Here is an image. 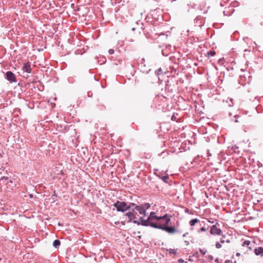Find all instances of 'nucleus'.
Returning <instances> with one entry per match:
<instances>
[{"mask_svg":"<svg viewBox=\"0 0 263 263\" xmlns=\"http://www.w3.org/2000/svg\"><path fill=\"white\" fill-rule=\"evenodd\" d=\"M164 220H165L164 223L157 224V226L154 225V228L162 230L169 234H174L178 232V230L174 227L168 226V224L171 221V218L168 215Z\"/></svg>","mask_w":263,"mask_h":263,"instance_id":"nucleus-1","label":"nucleus"},{"mask_svg":"<svg viewBox=\"0 0 263 263\" xmlns=\"http://www.w3.org/2000/svg\"><path fill=\"white\" fill-rule=\"evenodd\" d=\"M114 205L118 211L123 212L130 209L131 207L134 206L135 204L133 203H129L128 204H127L124 201H118L114 203Z\"/></svg>","mask_w":263,"mask_h":263,"instance_id":"nucleus-2","label":"nucleus"},{"mask_svg":"<svg viewBox=\"0 0 263 263\" xmlns=\"http://www.w3.org/2000/svg\"><path fill=\"white\" fill-rule=\"evenodd\" d=\"M150 206L149 203H145L140 205L135 206V209L138 211L140 214L146 216V211L150 208Z\"/></svg>","mask_w":263,"mask_h":263,"instance_id":"nucleus-3","label":"nucleus"},{"mask_svg":"<svg viewBox=\"0 0 263 263\" xmlns=\"http://www.w3.org/2000/svg\"><path fill=\"white\" fill-rule=\"evenodd\" d=\"M167 217H168L167 214H165L163 216H157L156 215L155 212H152L150 213V215H149V217H148V218L150 221L152 219H156L157 220H164L166 218H167Z\"/></svg>","mask_w":263,"mask_h":263,"instance_id":"nucleus-4","label":"nucleus"},{"mask_svg":"<svg viewBox=\"0 0 263 263\" xmlns=\"http://www.w3.org/2000/svg\"><path fill=\"white\" fill-rule=\"evenodd\" d=\"M140 224H141L143 226H151L152 228H154V225L157 226V223L151 222L148 218H147L146 220H144L142 218H140Z\"/></svg>","mask_w":263,"mask_h":263,"instance_id":"nucleus-5","label":"nucleus"},{"mask_svg":"<svg viewBox=\"0 0 263 263\" xmlns=\"http://www.w3.org/2000/svg\"><path fill=\"white\" fill-rule=\"evenodd\" d=\"M210 233L212 235H220L221 230L220 229H218L216 225H213L211 228Z\"/></svg>","mask_w":263,"mask_h":263,"instance_id":"nucleus-6","label":"nucleus"},{"mask_svg":"<svg viewBox=\"0 0 263 263\" xmlns=\"http://www.w3.org/2000/svg\"><path fill=\"white\" fill-rule=\"evenodd\" d=\"M7 79L9 81L15 82V77L13 73L11 71H8L6 72Z\"/></svg>","mask_w":263,"mask_h":263,"instance_id":"nucleus-7","label":"nucleus"},{"mask_svg":"<svg viewBox=\"0 0 263 263\" xmlns=\"http://www.w3.org/2000/svg\"><path fill=\"white\" fill-rule=\"evenodd\" d=\"M23 70L24 71V72L30 73L31 72L30 64L29 63H26L24 64L23 67Z\"/></svg>","mask_w":263,"mask_h":263,"instance_id":"nucleus-8","label":"nucleus"},{"mask_svg":"<svg viewBox=\"0 0 263 263\" xmlns=\"http://www.w3.org/2000/svg\"><path fill=\"white\" fill-rule=\"evenodd\" d=\"M255 254L256 255H260L263 257V247H260L254 250Z\"/></svg>","mask_w":263,"mask_h":263,"instance_id":"nucleus-9","label":"nucleus"},{"mask_svg":"<svg viewBox=\"0 0 263 263\" xmlns=\"http://www.w3.org/2000/svg\"><path fill=\"white\" fill-rule=\"evenodd\" d=\"M126 215L128 216L129 221H130L133 219H136V217L135 214L134 212H129L126 214Z\"/></svg>","mask_w":263,"mask_h":263,"instance_id":"nucleus-10","label":"nucleus"},{"mask_svg":"<svg viewBox=\"0 0 263 263\" xmlns=\"http://www.w3.org/2000/svg\"><path fill=\"white\" fill-rule=\"evenodd\" d=\"M6 184L8 185L7 187L10 188V189H12L15 186V184L13 183V181L11 180H9L7 181L6 183Z\"/></svg>","mask_w":263,"mask_h":263,"instance_id":"nucleus-11","label":"nucleus"},{"mask_svg":"<svg viewBox=\"0 0 263 263\" xmlns=\"http://www.w3.org/2000/svg\"><path fill=\"white\" fill-rule=\"evenodd\" d=\"M199 220L197 218H195L191 220L189 222V223L191 226H194L195 225L196 223H197L198 222H199Z\"/></svg>","mask_w":263,"mask_h":263,"instance_id":"nucleus-12","label":"nucleus"},{"mask_svg":"<svg viewBox=\"0 0 263 263\" xmlns=\"http://www.w3.org/2000/svg\"><path fill=\"white\" fill-rule=\"evenodd\" d=\"M60 241L58 239H56L53 242V246L55 248H57L58 246L60 245Z\"/></svg>","mask_w":263,"mask_h":263,"instance_id":"nucleus-13","label":"nucleus"},{"mask_svg":"<svg viewBox=\"0 0 263 263\" xmlns=\"http://www.w3.org/2000/svg\"><path fill=\"white\" fill-rule=\"evenodd\" d=\"M166 251L168 252L171 254H176L177 253V250L174 249H166Z\"/></svg>","mask_w":263,"mask_h":263,"instance_id":"nucleus-14","label":"nucleus"},{"mask_svg":"<svg viewBox=\"0 0 263 263\" xmlns=\"http://www.w3.org/2000/svg\"><path fill=\"white\" fill-rule=\"evenodd\" d=\"M8 180V177H2L0 178V185H1V182L2 183L5 184L6 181Z\"/></svg>","mask_w":263,"mask_h":263,"instance_id":"nucleus-15","label":"nucleus"},{"mask_svg":"<svg viewBox=\"0 0 263 263\" xmlns=\"http://www.w3.org/2000/svg\"><path fill=\"white\" fill-rule=\"evenodd\" d=\"M250 244V241L249 240H245L242 244V246H247V247H248V248L249 249H251V248L250 247H249Z\"/></svg>","mask_w":263,"mask_h":263,"instance_id":"nucleus-16","label":"nucleus"},{"mask_svg":"<svg viewBox=\"0 0 263 263\" xmlns=\"http://www.w3.org/2000/svg\"><path fill=\"white\" fill-rule=\"evenodd\" d=\"M199 251L202 255H205L206 253V250L204 249H199Z\"/></svg>","mask_w":263,"mask_h":263,"instance_id":"nucleus-17","label":"nucleus"},{"mask_svg":"<svg viewBox=\"0 0 263 263\" xmlns=\"http://www.w3.org/2000/svg\"><path fill=\"white\" fill-rule=\"evenodd\" d=\"M208 54L209 55V56L212 57V56H214L215 54V51H210L208 52Z\"/></svg>","mask_w":263,"mask_h":263,"instance_id":"nucleus-18","label":"nucleus"},{"mask_svg":"<svg viewBox=\"0 0 263 263\" xmlns=\"http://www.w3.org/2000/svg\"><path fill=\"white\" fill-rule=\"evenodd\" d=\"M215 246H216V247L217 249H219V248H221V245L219 242H218L216 243V245Z\"/></svg>","mask_w":263,"mask_h":263,"instance_id":"nucleus-19","label":"nucleus"},{"mask_svg":"<svg viewBox=\"0 0 263 263\" xmlns=\"http://www.w3.org/2000/svg\"><path fill=\"white\" fill-rule=\"evenodd\" d=\"M108 53L109 54H112L114 53V50L112 49H110L108 50Z\"/></svg>","mask_w":263,"mask_h":263,"instance_id":"nucleus-20","label":"nucleus"},{"mask_svg":"<svg viewBox=\"0 0 263 263\" xmlns=\"http://www.w3.org/2000/svg\"><path fill=\"white\" fill-rule=\"evenodd\" d=\"M162 179L165 182H166L167 180L168 179V176H164L162 178Z\"/></svg>","mask_w":263,"mask_h":263,"instance_id":"nucleus-21","label":"nucleus"},{"mask_svg":"<svg viewBox=\"0 0 263 263\" xmlns=\"http://www.w3.org/2000/svg\"><path fill=\"white\" fill-rule=\"evenodd\" d=\"M133 222H134V223H136V224H137L139 225V224H140V221H138V220H134L133 221Z\"/></svg>","mask_w":263,"mask_h":263,"instance_id":"nucleus-22","label":"nucleus"},{"mask_svg":"<svg viewBox=\"0 0 263 263\" xmlns=\"http://www.w3.org/2000/svg\"><path fill=\"white\" fill-rule=\"evenodd\" d=\"M206 229L204 227H202L200 229V231H202V232H204V231H206Z\"/></svg>","mask_w":263,"mask_h":263,"instance_id":"nucleus-23","label":"nucleus"},{"mask_svg":"<svg viewBox=\"0 0 263 263\" xmlns=\"http://www.w3.org/2000/svg\"><path fill=\"white\" fill-rule=\"evenodd\" d=\"M160 221L158 222V223H156L157 224H159V223H164L165 222V220H159Z\"/></svg>","mask_w":263,"mask_h":263,"instance_id":"nucleus-24","label":"nucleus"},{"mask_svg":"<svg viewBox=\"0 0 263 263\" xmlns=\"http://www.w3.org/2000/svg\"><path fill=\"white\" fill-rule=\"evenodd\" d=\"M178 261L179 262V263H183L184 262V260L182 259H178Z\"/></svg>","mask_w":263,"mask_h":263,"instance_id":"nucleus-25","label":"nucleus"},{"mask_svg":"<svg viewBox=\"0 0 263 263\" xmlns=\"http://www.w3.org/2000/svg\"><path fill=\"white\" fill-rule=\"evenodd\" d=\"M188 234H189V233H188V232L185 233H184V234L182 235V236H183V237H186Z\"/></svg>","mask_w":263,"mask_h":263,"instance_id":"nucleus-26","label":"nucleus"},{"mask_svg":"<svg viewBox=\"0 0 263 263\" xmlns=\"http://www.w3.org/2000/svg\"><path fill=\"white\" fill-rule=\"evenodd\" d=\"M186 245L188 246L189 245V241H187V240H185L184 241Z\"/></svg>","mask_w":263,"mask_h":263,"instance_id":"nucleus-27","label":"nucleus"},{"mask_svg":"<svg viewBox=\"0 0 263 263\" xmlns=\"http://www.w3.org/2000/svg\"><path fill=\"white\" fill-rule=\"evenodd\" d=\"M209 258H210V259L212 260L213 259V257L212 256H209Z\"/></svg>","mask_w":263,"mask_h":263,"instance_id":"nucleus-28","label":"nucleus"},{"mask_svg":"<svg viewBox=\"0 0 263 263\" xmlns=\"http://www.w3.org/2000/svg\"><path fill=\"white\" fill-rule=\"evenodd\" d=\"M220 242H221V243H224V240L223 239H221Z\"/></svg>","mask_w":263,"mask_h":263,"instance_id":"nucleus-29","label":"nucleus"},{"mask_svg":"<svg viewBox=\"0 0 263 263\" xmlns=\"http://www.w3.org/2000/svg\"><path fill=\"white\" fill-rule=\"evenodd\" d=\"M105 61H106V59L104 58L103 60V63H104L105 62Z\"/></svg>","mask_w":263,"mask_h":263,"instance_id":"nucleus-30","label":"nucleus"},{"mask_svg":"<svg viewBox=\"0 0 263 263\" xmlns=\"http://www.w3.org/2000/svg\"><path fill=\"white\" fill-rule=\"evenodd\" d=\"M236 255H237V256H239V255H240V253H237L236 254Z\"/></svg>","mask_w":263,"mask_h":263,"instance_id":"nucleus-31","label":"nucleus"},{"mask_svg":"<svg viewBox=\"0 0 263 263\" xmlns=\"http://www.w3.org/2000/svg\"><path fill=\"white\" fill-rule=\"evenodd\" d=\"M30 197L31 198V197H32V195H31H31H30Z\"/></svg>","mask_w":263,"mask_h":263,"instance_id":"nucleus-32","label":"nucleus"}]
</instances>
